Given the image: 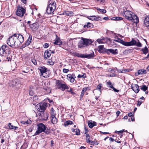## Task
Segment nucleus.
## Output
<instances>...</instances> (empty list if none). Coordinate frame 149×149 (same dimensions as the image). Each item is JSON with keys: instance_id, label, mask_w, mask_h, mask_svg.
I'll return each mask as SVG.
<instances>
[{"instance_id": "f257e3e1", "label": "nucleus", "mask_w": 149, "mask_h": 149, "mask_svg": "<svg viewBox=\"0 0 149 149\" xmlns=\"http://www.w3.org/2000/svg\"><path fill=\"white\" fill-rule=\"evenodd\" d=\"M23 42L24 37L22 35L15 34L10 36L6 40V43L11 47L16 48L19 47Z\"/></svg>"}, {"instance_id": "f03ea898", "label": "nucleus", "mask_w": 149, "mask_h": 149, "mask_svg": "<svg viewBox=\"0 0 149 149\" xmlns=\"http://www.w3.org/2000/svg\"><path fill=\"white\" fill-rule=\"evenodd\" d=\"M48 4L46 12L48 14H50L53 13L55 10L56 8V4L54 1L52 2L51 1H49Z\"/></svg>"}, {"instance_id": "7ed1b4c3", "label": "nucleus", "mask_w": 149, "mask_h": 149, "mask_svg": "<svg viewBox=\"0 0 149 149\" xmlns=\"http://www.w3.org/2000/svg\"><path fill=\"white\" fill-rule=\"evenodd\" d=\"M93 41L91 39L82 38V40L80 41L78 44L79 48H83L91 44Z\"/></svg>"}, {"instance_id": "20e7f679", "label": "nucleus", "mask_w": 149, "mask_h": 149, "mask_svg": "<svg viewBox=\"0 0 149 149\" xmlns=\"http://www.w3.org/2000/svg\"><path fill=\"white\" fill-rule=\"evenodd\" d=\"M11 49L6 45H3L0 48V54L2 56L6 54H10Z\"/></svg>"}, {"instance_id": "39448f33", "label": "nucleus", "mask_w": 149, "mask_h": 149, "mask_svg": "<svg viewBox=\"0 0 149 149\" xmlns=\"http://www.w3.org/2000/svg\"><path fill=\"white\" fill-rule=\"evenodd\" d=\"M22 80L21 78L16 79H14L13 81H10V86L15 87L16 89H18L21 87V85L23 83L21 81Z\"/></svg>"}, {"instance_id": "423d86ee", "label": "nucleus", "mask_w": 149, "mask_h": 149, "mask_svg": "<svg viewBox=\"0 0 149 149\" xmlns=\"http://www.w3.org/2000/svg\"><path fill=\"white\" fill-rule=\"evenodd\" d=\"M55 86L57 88L63 91L66 89H68L69 88V87L66 84L62 83V81L59 80H56Z\"/></svg>"}, {"instance_id": "0eeeda50", "label": "nucleus", "mask_w": 149, "mask_h": 149, "mask_svg": "<svg viewBox=\"0 0 149 149\" xmlns=\"http://www.w3.org/2000/svg\"><path fill=\"white\" fill-rule=\"evenodd\" d=\"M37 130L36 131L34 135H37L44 131L47 128L46 126L42 123L38 124L37 125Z\"/></svg>"}, {"instance_id": "6e6552de", "label": "nucleus", "mask_w": 149, "mask_h": 149, "mask_svg": "<svg viewBox=\"0 0 149 149\" xmlns=\"http://www.w3.org/2000/svg\"><path fill=\"white\" fill-rule=\"evenodd\" d=\"M47 107V103H39L36 106V107L37 110L40 112H44L46 109Z\"/></svg>"}, {"instance_id": "1a4fd4ad", "label": "nucleus", "mask_w": 149, "mask_h": 149, "mask_svg": "<svg viewBox=\"0 0 149 149\" xmlns=\"http://www.w3.org/2000/svg\"><path fill=\"white\" fill-rule=\"evenodd\" d=\"M133 13L129 10H126L124 12L123 14L124 16H125L126 19L129 21L132 20Z\"/></svg>"}, {"instance_id": "9d476101", "label": "nucleus", "mask_w": 149, "mask_h": 149, "mask_svg": "<svg viewBox=\"0 0 149 149\" xmlns=\"http://www.w3.org/2000/svg\"><path fill=\"white\" fill-rule=\"evenodd\" d=\"M25 12V10L21 7H18L16 12V15L20 17H22Z\"/></svg>"}, {"instance_id": "9b49d317", "label": "nucleus", "mask_w": 149, "mask_h": 149, "mask_svg": "<svg viewBox=\"0 0 149 149\" xmlns=\"http://www.w3.org/2000/svg\"><path fill=\"white\" fill-rule=\"evenodd\" d=\"M47 68L44 66H40L38 68V70H39L41 73L40 75H42L45 78H47V76L45 74L47 72Z\"/></svg>"}, {"instance_id": "f8f14e48", "label": "nucleus", "mask_w": 149, "mask_h": 149, "mask_svg": "<svg viewBox=\"0 0 149 149\" xmlns=\"http://www.w3.org/2000/svg\"><path fill=\"white\" fill-rule=\"evenodd\" d=\"M39 26V24L38 22L34 23L31 24L30 25V28L33 31H36Z\"/></svg>"}, {"instance_id": "ddd939ff", "label": "nucleus", "mask_w": 149, "mask_h": 149, "mask_svg": "<svg viewBox=\"0 0 149 149\" xmlns=\"http://www.w3.org/2000/svg\"><path fill=\"white\" fill-rule=\"evenodd\" d=\"M131 87L132 90L136 93H138L139 91V86L137 84H132Z\"/></svg>"}, {"instance_id": "4468645a", "label": "nucleus", "mask_w": 149, "mask_h": 149, "mask_svg": "<svg viewBox=\"0 0 149 149\" xmlns=\"http://www.w3.org/2000/svg\"><path fill=\"white\" fill-rule=\"evenodd\" d=\"M2 57L3 61H11L12 56L10 55V54H6V55H4V56H2Z\"/></svg>"}, {"instance_id": "2eb2a0df", "label": "nucleus", "mask_w": 149, "mask_h": 149, "mask_svg": "<svg viewBox=\"0 0 149 149\" xmlns=\"http://www.w3.org/2000/svg\"><path fill=\"white\" fill-rule=\"evenodd\" d=\"M67 77L68 80H70V82L73 83L74 81V79L75 78V76L74 74H69L67 75Z\"/></svg>"}, {"instance_id": "dca6fc26", "label": "nucleus", "mask_w": 149, "mask_h": 149, "mask_svg": "<svg viewBox=\"0 0 149 149\" xmlns=\"http://www.w3.org/2000/svg\"><path fill=\"white\" fill-rule=\"evenodd\" d=\"M98 52L100 53H107V49H106L104 47V45H100L98 46Z\"/></svg>"}, {"instance_id": "f3484780", "label": "nucleus", "mask_w": 149, "mask_h": 149, "mask_svg": "<svg viewBox=\"0 0 149 149\" xmlns=\"http://www.w3.org/2000/svg\"><path fill=\"white\" fill-rule=\"evenodd\" d=\"M51 55V50H47L45 52L44 54V57L45 59L49 57Z\"/></svg>"}, {"instance_id": "a211bd4d", "label": "nucleus", "mask_w": 149, "mask_h": 149, "mask_svg": "<svg viewBox=\"0 0 149 149\" xmlns=\"http://www.w3.org/2000/svg\"><path fill=\"white\" fill-rule=\"evenodd\" d=\"M110 53L116 55L118 54V51L117 49H115V50L111 49H107V53L109 54Z\"/></svg>"}, {"instance_id": "6ab92c4d", "label": "nucleus", "mask_w": 149, "mask_h": 149, "mask_svg": "<svg viewBox=\"0 0 149 149\" xmlns=\"http://www.w3.org/2000/svg\"><path fill=\"white\" fill-rule=\"evenodd\" d=\"M95 57L94 52H92L90 54H84V58H86L88 59L92 58Z\"/></svg>"}, {"instance_id": "aec40b11", "label": "nucleus", "mask_w": 149, "mask_h": 149, "mask_svg": "<svg viewBox=\"0 0 149 149\" xmlns=\"http://www.w3.org/2000/svg\"><path fill=\"white\" fill-rule=\"evenodd\" d=\"M88 18L89 19L92 20L98 21L101 20V18L100 17L98 16L97 17L95 15L88 17Z\"/></svg>"}, {"instance_id": "412c9836", "label": "nucleus", "mask_w": 149, "mask_h": 149, "mask_svg": "<svg viewBox=\"0 0 149 149\" xmlns=\"http://www.w3.org/2000/svg\"><path fill=\"white\" fill-rule=\"evenodd\" d=\"M144 24L146 27L149 26V15L147 16L144 21Z\"/></svg>"}, {"instance_id": "4be33fe9", "label": "nucleus", "mask_w": 149, "mask_h": 149, "mask_svg": "<svg viewBox=\"0 0 149 149\" xmlns=\"http://www.w3.org/2000/svg\"><path fill=\"white\" fill-rule=\"evenodd\" d=\"M132 20H130V21L134 23L137 24L139 22V19L138 17L136 15H134L132 16Z\"/></svg>"}, {"instance_id": "5701e85b", "label": "nucleus", "mask_w": 149, "mask_h": 149, "mask_svg": "<svg viewBox=\"0 0 149 149\" xmlns=\"http://www.w3.org/2000/svg\"><path fill=\"white\" fill-rule=\"evenodd\" d=\"M88 125L90 128H92L94 126L96 125V123L95 122L93 121L92 120L89 121Z\"/></svg>"}, {"instance_id": "b1692460", "label": "nucleus", "mask_w": 149, "mask_h": 149, "mask_svg": "<svg viewBox=\"0 0 149 149\" xmlns=\"http://www.w3.org/2000/svg\"><path fill=\"white\" fill-rule=\"evenodd\" d=\"M40 115L41 116L42 119L45 120H47L48 117V114L45 113L42 115L40 114Z\"/></svg>"}, {"instance_id": "393cba45", "label": "nucleus", "mask_w": 149, "mask_h": 149, "mask_svg": "<svg viewBox=\"0 0 149 149\" xmlns=\"http://www.w3.org/2000/svg\"><path fill=\"white\" fill-rule=\"evenodd\" d=\"M120 40L119 42L121 43L123 45L126 46H130V42H125L123 40L119 39Z\"/></svg>"}, {"instance_id": "a878e982", "label": "nucleus", "mask_w": 149, "mask_h": 149, "mask_svg": "<svg viewBox=\"0 0 149 149\" xmlns=\"http://www.w3.org/2000/svg\"><path fill=\"white\" fill-rule=\"evenodd\" d=\"M62 44V42L59 39L56 38L55 41L54 42V44L55 45H60Z\"/></svg>"}, {"instance_id": "bb28decb", "label": "nucleus", "mask_w": 149, "mask_h": 149, "mask_svg": "<svg viewBox=\"0 0 149 149\" xmlns=\"http://www.w3.org/2000/svg\"><path fill=\"white\" fill-rule=\"evenodd\" d=\"M93 25L90 22L87 23L84 26V27L85 28L87 27L88 28L91 29L92 28H93Z\"/></svg>"}, {"instance_id": "cd10ccee", "label": "nucleus", "mask_w": 149, "mask_h": 149, "mask_svg": "<svg viewBox=\"0 0 149 149\" xmlns=\"http://www.w3.org/2000/svg\"><path fill=\"white\" fill-rule=\"evenodd\" d=\"M71 130L72 132H75V134L77 135H79L80 134V130L78 129L72 128Z\"/></svg>"}, {"instance_id": "c85d7f7f", "label": "nucleus", "mask_w": 149, "mask_h": 149, "mask_svg": "<svg viewBox=\"0 0 149 149\" xmlns=\"http://www.w3.org/2000/svg\"><path fill=\"white\" fill-rule=\"evenodd\" d=\"M51 120L53 124H56L57 122V120L55 116L51 117Z\"/></svg>"}, {"instance_id": "c756f323", "label": "nucleus", "mask_w": 149, "mask_h": 149, "mask_svg": "<svg viewBox=\"0 0 149 149\" xmlns=\"http://www.w3.org/2000/svg\"><path fill=\"white\" fill-rule=\"evenodd\" d=\"M56 113L55 110L53 108L51 109V117L55 116Z\"/></svg>"}, {"instance_id": "7c9ffc66", "label": "nucleus", "mask_w": 149, "mask_h": 149, "mask_svg": "<svg viewBox=\"0 0 149 149\" xmlns=\"http://www.w3.org/2000/svg\"><path fill=\"white\" fill-rule=\"evenodd\" d=\"M86 92V91L85 90L84 88H83V89H82L81 92V95H80V100H81L82 98L84 96V94Z\"/></svg>"}, {"instance_id": "2f4dec72", "label": "nucleus", "mask_w": 149, "mask_h": 149, "mask_svg": "<svg viewBox=\"0 0 149 149\" xmlns=\"http://www.w3.org/2000/svg\"><path fill=\"white\" fill-rule=\"evenodd\" d=\"M31 121L30 120H28L26 121H22L21 123L24 125H27L28 124H30L31 123Z\"/></svg>"}, {"instance_id": "473e14b6", "label": "nucleus", "mask_w": 149, "mask_h": 149, "mask_svg": "<svg viewBox=\"0 0 149 149\" xmlns=\"http://www.w3.org/2000/svg\"><path fill=\"white\" fill-rule=\"evenodd\" d=\"M8 126L11 129L15 130H16L18 128L17 127L12 125L11 123H8Z\"/></svg>"}, {"instance_id": "72a5a7b5", "label": "nucleus", "mask_w": 149, "mask_h": 149, "mask_svg": "<svg viewBox=\"0 0 149 149\" xmlns=\"http://www.w3.org/2000/svg\"><path fill=\"white\" fill-rule=\"evenodd\" d=\"M86 140L87 143H88L89 142H90V141H91L90 140V135L88 134H86Z\"/></svg>"}, {"instance_id": "f704fd0d", "label": "nucleus", "mask_w": 149, "mask_h": 149, "mask_svg": "<svg viewBox=\"0 0 149 149\" xmlns=\"http://www.w3.org/2000/svg\"><path fill=\"white\" fill-rule=\"evenodd\" d=\"M140 89L144 91H146L148 89V87L145 85L140 86Z\"/></svg>"}, {"instance_id": "c9c22d12", "label": "nucleus", "mask_w": 149, "mask_h": 149, "mask_svg": "<svg viewBox=\"0 0 149 149\" xmlns=\"http://www.w3.org/2000/svg\"><path fill=\"white\" fill-rule=\"evenodd\" d=\"M148 49L146 46H145L144 48L141 49V51L143 52V54H146L148 52Z\"/></svg>"}, {"instance_id": "e433bc0d", "label": "nucleus", "mask_w": 149, "mask_h": 149, "mask_svg": "<svg viewBox=\"0 0 149 149\" xmlns=\"http://www.w3.org/2000/svg\"><path fill=\"white\" fill-rule=\"evenodd\" d=\"M73 124V123L72 121H71L70 120H68L66 121L65 123H64V125L65 126H66L68 125H72Z\"/></svg>"}, {"instance_id": "4c0bfd02", "label": "nucleus", "mask_w": 149, "mask_h": 149, "mask_svg": "<svg viewBox=\"0 0 149 149\" xmlns=\"http://www.w3.org/2000/svg\"><path fill=\"white\" fill-rule=\"evenodd\" d=\"M43 132H45V134L47 135H48L50 134L51 133V131L50 130L48 129L47 128H46V129H45L44 131H43Z\"/></svg>"}, {"instance_id": "58836bf2", "label": "nucleus", "mask_w": 149, "mask_h": 149, "mask_svg": "<svg viewBox=\"0 0 149 149\" xmlns=\"http://www.w3.org/2000/svg\"><path fill=\"white\" fill-rule=\"evenodd\" d=\"M67 15L68 16H73L74 15V13L72 11H68L66 13Z\"/></svg>"}, {"instance_id": "ea45409f", "label": "nucleus", "mask_w": 149, "mask_h": 149, "mask_svg": "<svg viewBox=\"0 0 149 149\" xmlns=\"http://www.w3.org/2000/svg\"><path fill=\"white\" fill-rule=\"evenodd\" d=\"M104 40L105 39L104 38L98 39L96 41L99 43H104L105 42L104 41Z\"/></svg>"}, {"instance_id": "a19ab883", "label": "nucleus", "mask_w": 149, "mask_h": 149, "mask_svg": "<svg viewBox=\"0 0 149 149\" xmlns=\"http://www.w3.org/2000/svg\"><path fill=\"white\" fill-rule=\"evenodd\" d=\"M74 55L75 56L78 57L84 58V54H80L78 53H75Z\"/></svg>"}, {"instance_id": "79ce46f5", "label": "nucleus", "mask_w": 149, "mask_h": 149, "mask_svg": "<svg viewBox=\"0 0 149 149\" xmlns=\"http://www.w3.org/2000/svg\"><path fill=\"white\" fill-rule=\"evenodd\" d=\"M88 143L90 145H97L98 144V143L97 141H91L90 142H89Z\"/></svg>"}, {"instance_id": "37998d69", "label": "nucleus", "mask_w": 149, "mask_h": 149, "mask_svg": "<svg viewBox=\"0 0 149 149\" xmlns=\"http://www.w3.org/2000/svg\"><path fill=\"white\" fill-rule=\"evenodd\" d=\"M130 46L135 45L136 44V41L134 39H132V40L130 42Z\"/></svg>"}, {"instance_id": "c03bdc74", "label": "nucleus", "mask_w": 149, "mask_h": 149, "mask_svg": "<svg viewBox=\"0 0 149 149\" xmlns=\"http://www.w3.org/2000/svg\"><path fill=\"white\" fill-rule=\"evenodd\" d=\"M122 18L120 17H114L112 18V20H122Z\"/></svg>"}, {"instance_id": "a18cd8bd", "label": "nucleus", "mask_w": 149, "mask_h": 149, "mask_svg": "<svg viewBox=\"0 0 149 149\" xmlns=\"http://www.w3.org/2000/svg\"><path fill=\"white\" fill-rule=\"evenodd\" d=\"M131 71V69H125L124 70H122V71L121 72V73H125L127 72H129Z\"/></svg>"}, {"instance_id": "49530a36", "label": "nucleus", "mask_w": 149, "mask_h": 149, "mask_svg": "<svg viewBox=\"0 0 149 149\" xmlns=\"http://www.w3.org/2000/svg\"><path fill=\"white\" fill-rule=\"evenodd\" d=\"M135 45L139 47H141L142 46L141 44L139 42L138 40H137L136 41V44Z\"/></svg>"}, {"instance_id": "de8ad7c7", "label": "nucleus", "mask_w": 149, "mask_h": 149, "mask_svg": "<svg viewBox=\"0 0 149 149\" xmlns=\"http://www.w3.org/2000/svg\"><path fill=\"white\" fill-rule=\"evenodd\" d=\"M97 10H98L100 12L104 14L106 12V10L104 9H100V8L98 9Z\"/></svg>"}, {"instance_id": "09e8293b", "label": "nucleus", "mask_w": 149, "mask_h": 149, "mask_svg": "<svg viewBox=\"0 0 149 149\" xmlns=\"http://www.w3.org/2000/svg\"><path fill=\"white\" fill-rule=\"evenodd\" d=\"M86 77V74H85L84 73L83 75H80L79 74L77 76V77L78 78H85Z\"/></svg>"}, {"instance_id": "8fccbe9b", "label": "nucleus", "mask_w": 149, "mask_h": 149, "mask_svg": "<svg viewBox=\"0 0 149 149\" xmlns=\"http://www.w3.org/2000/svg\"><path fill=\"white\" fill-rule=\"evenodd\" d=\"M107 86L111 88V87H113V85L111 83L110 81L107 82Z\"/></svg>"}, {"instance_id": "3c124183", "label": "nucleus", "mask_w": 149, "mask_h": 149, "mask_svg": "<svg viewBox=\"0 0 149 149\" xmlns=\"http://www.w3.org/2000/svg\"><path fill=\"white\" fill-rule=\"evenodd\" d=\"M47 63H48L49 64H50L51 65H53L54 64V62L53 61L51 60L50 59L48 60Z\"/></svg>"}, {"instance_id": "603ef678", "label": "nucleus", "mask_w": 149, "mask_h": 149, "mask_svg": "<svg viewBox=\"0 0 149 149\" xmlns=\"http://www.w3.org/2000/svg\"><path fill=\"white\" fill-rule=\"evenodd\" d=\"M43 89L46 91L47 92H49V91H51V89L49 88L48 87H45L43 88Z\"/></svg>"}, {"instance_id": "864d4df0", "label": "nucleus", "mask_w": 149, "mask_h": 149, "mask_svg": "<svg viewBox=\"0 0 149 149\" xmlns=\"http://www.w3.org/2000/svg\"><path fill=\"white\" fill-rule=\"evenodd\" d=\"M29 93L30 95L31 96H33L34 95V93L32 90H30L29 91Z\"/></svg>"}, {"instance_id": "5fc2aeb1", "label": "nucleus", "mask_w": 149, "mask_h": 149, "mask_svg": "<svg viewBox=\"0 0 149 149\" xmlns=\"http://www.w3.org/2000/svg\"><path fill=\"white\" fill-rule=\"evenodd\" d=\"M32 63L34 65H36L37 64V62L36 60L35 59H33L31 60Z\"/></svg>"}, {"instance_id": "6e6d98bb", "label": "nucleus", "mask_w": 149, "mask_h": 149, "mask_svg": "<svg viewBox=\"0 0 149 149\" xmlns=\"http://www.w3.org/2000/svg\"><path fill=\"white\" fill-rule=\"evenodd\" d=\"M102 86V84H100L97 86V88L99 89V91H100Z\"/></svg>"}, {"instance_id": "4d7b16f0", "label": "nucleus", "mask_w": 149, "mask_h": 149, "mask_svg": "<svg viewBox=\"0 0 149 149\" xmlns=\"http://www.w3.org/2000/svg\"><path fill=\"white\" fill-rule=\"evenodd\" d=\"M68 91L69 92H70V93L72 95H73L75 94L74 92L72 91V88H70V91Z\"/></svg>"}, {"instance_id": "13d9d810", "label": "nucleus", "mask_w": 149, "mask_h": 149, "mask_svg": "<svg viewBox=\"0 0 149 149\" xmlns=\"http://www.w3.org/2000/svg\"><path fill=\"white\" fill-rule=\"evenodd\" d=\"M69 71V69H66L65 68H64L63 69V72L64 73H67Z\"/></svg>"}, {"instance_id": "bf43d9fd", "label": "nucleus", "mask_w": 149, "mask_h": 149, "mask_svg": "<svg viewBox=\"0 0 149 149\" xmlns=\"http://www.w3.org/2000/svg\"><path fill=\"white\" fill-rule=\"evenodd\" d=\"M138 74H143V71L142 70V69L141 70H138Z\"/></svg>"}, {"instance_id": "052dcab7", "label": "nucleus", "mask_w": 149, "mask_h": 149, "mask_svg": "<svg viewBox=\"0 0 149 149\" xmlns=\"http://www.w3.org/2000/svg\"><path fill=\"white\" fill-rule=\"evenodd\" d=\"M32 40V36L31 35H29V38L27 40L28 41H29V42H31V40Z\"/></svg>"}, {"instance_id": "680f3d73", "label": "nucleus", "mask_w": 149, "mask_h": 149, "mask_svg": "<svg viewBox=\"0 0 149 149\" xmlns=\"http://www.w3.org/2000/svg\"><path fill=\"white\" fill-rule=\"evenodd\" d=\"M49 46V45L47 43H45L44 45H43V47L44 48H47Z\"/></svg>"}, {"instance_id": "e2e57ef3", "label": "nucleus", "mask_w": 149, "mask_h": 149, "mask_svg": "<svg viewBox=\"0 0 149 149\" xmlns=\"http://www.w3.org/2000/svg\"><path fill=\"white\" fill-rule=\"evenodd\" d=\"M84 130H85V132L84 133L85 134H87V132H88V129L86 128L85 126H84Z\"/></svg>"}, {"instance_id": "0e129e2a", "label": "nucleus", "mask_w": 149, "mask_h": 149, "mask_svg": "<svg viewBox=\"0 0 149 149\" xmlns=\"http://www.w3.org/2000/svg\"><path fill=\"white\" fill-rule=\"evenodd\" d=\"M111 88L113 89V90L115 92H118L119 91V90H117L115 88L113 87H111Z\"/></svg>"}, {"instance_id": "69168bd1", "label": "nucleus", "mask_w": 149, "mask_h": 149, "mask_svg": "<svg viewBox=\"0 0 149 149\" xmlns=\"http://www.w3.org/2000/svg\"><path fill=\"white\" fill-rule=\"evenodd\" d=\"M84 88V89H85V90L86 91H87L90 90L91 89V88L90 87H85Z\"/></svg>"}, {"instance_id": "338daca9", "label": "nucleus", "mask_w": 149, "mask_h": 149, "mask_svg": "<svg viewBox=\"0 0 149 149\" xmlns=\"http://www.w3.org/2000/svg\"><path fill=\"white\" fill-rule=\"evenodd\" d=\"M33 100H38V96L35 95L34 97H33Z\"/></svg>"}, {"instance_id": "774afa93", "label": "nucleus", "mask_w": 149, "mask_h": 149, "mask_svg": "<svg viewBox=\"0 0 149 149\" xmlns=\"http://www.w3.org/2000/svg\"><path fill=\"white\" fill-rule=\"evenodd\" d=\"M134 114V113H132V112H130V113H129L128 114V116H129V117H132V116H133V115Z\"/></svg>"}]
</instances>
